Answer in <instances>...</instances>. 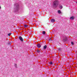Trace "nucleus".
Segmentation results:
<instances>
[{
  "label": "nucleus",
  "mask_w": 77,
  "mask_h": 77,
  "mask_svg": "<svg viewBox=\"0 0 77 77\" xmlns=\"http://www.w3.org/2000/svg\"><path fill=\"white\" fill-rule=\"evenodd\" d=\"M14 11L17 12H19V9H20V6H19V4L17 3H16L14 4Z\"/></svg>",
  "instance_id": "f257e3e1"
},
{
  "label": "nucleus",
  "mask_w": 77,
  "mask_h": 77,
  "mask_svg": "<svg viewBox=\"0 0 77 77\" xmlns=\"http://www.w3.org/2000/svg\"><path fill=\"white\" fill-rule=\"evenodd\" d=\"M59 4V2L57 0H56L53 2V6L54 8H56Z\"/></svg>",
  "instance_id": "f03ea898"
},
{
  "label": "nucleus",
  "mask_w": 77,
  "mask_h": 77,
  "mask_svg": "<svg viewBox=\"0 0 77 77\" xmlns=\"http://www.w3.org/2000/svg\"><path fill=\"white\" fill-rule=\"evenodd\" d=\"M19 39H20V41H22V42H23V38L21 36H19Z\"/></svg>",
  "instance_id": "7ed1b4c3"
},
{
  "label": "nucleus",
  "mask_w": 77,
  "mask_h": 77,
  "mask_svg": "<svg viewBox=\"0 0 77 77\" xmlns=\"http://www.w3.org/2000/svg\"><path fill=\"white\" fill-rule=\"evenodd\" d=\"M63 40L64 42H66V41H68L67 37H66V36H65V38L63 39Z\"/></svg>",
  "instance_id": "20e7f679"
},
{
  "label": "nucleus",
  "mask_w": 77,
  "mask_h": 77,
  "mask_svg": "<svg viewBox=\"0 0 77 77\" xmlns=\"http://www.w3.org/2000/svg\"><path fill=\"white\" fill-rule=\"evenodd\" d=\"M58 5H59V7L60 9H62L63 8V7L62 5L59 4Z\"/></svg>",
  "instance_id": "39448f33"
},
{
  "label": "nucleus",
  "mask_w": 77,
  "mask_h": 77,
  "mask_svg": "<svg viewBox=\"0 0 77 77\" xmlns=\"http://www.w3.org/2000/svg\"><path fill=\"white\" fill-rule=\"evenodd\" d=\"M70 19L71 20H74V17L72 16L70 18Z\"/></svg>",
  "instance_id": "423d86ee"
},
{
  "label": "nucleus",
  "mask_w": 77,
  "mask_h": 77,
  "mask_svg": "<svg viewBox=\"0 0 77 77\" xmlns=\"http://www.w3.org/2000/svg\"><path fill=\"white\" fill-rule=\"evenodd\" d=\"M51 23H54V22H55V20H54V19H52L51 20Z\"/></svg>",
  "instance_id": "0eeeda50"
},
{
  "label": "nucleus",
  "mask_w": 77,
  "mask_h": 77,
  "mask_svg": "<svg viewBox=\"0 0 77 77\" xmlns=\"http://www.w3.org/2000/svg\"><path fill=\"white\" fill-rule=\"evenodd\" d=\"M37 47H38V48H40L41 47V45L40 44L37 45Z\"/></svg>",
  "instance_id": "6e6552de"
},
{
  "label": "nucleus",
  "mask_w": 77,
  "mask_h": 77,
  "mask_svg": "<svg viewBox=\"0 0 77 77\" xmlns=\"http://www.w3.org/2000/svg\"><path fill=\"white\" fill-rule=\"evenodd\" d=\"M47 45H45V46H44L43 47V49H44V50H45V49H46V48H47Z\"/></svg>",
  "instance_id": "1a4fd4ad"
},
{
  "label": "nucleus",
  "mask_w": 77,
  "mask_h": 77,
  "mask_svg": "<svg viewBox=\"0 0 77 77\" xmlns=\"http://www.w3.org/2000/svg\"><path fill=\"white\" fill-rule=\"evenodd\" d=\"M11 42H9L8 43V45H11Z\"/></svg>",
  "instance_id": "9d476101"
},
{
  "label": "nucleus",
  "mask_w": 77,
  "mask_h": 77,
  "mask_svg": "<svg viewBox=\"0 0 77 77\" xmlns=\"http://www.w3.org/2000/svg\"><path fill=\"white\" fill-rule=\"evenodd\" d=\"M14 66L15 68H17V64L16 63L14 64Z\"/></svg>",
  "instance_id": "9b49d317"
},
{
  "label": "nucleus",
  "mask_w": 77,
  "mask_h": 77,
  "mask_svg": "<svg viewBox=\"0 0 77 77\" xmlns=\"http://www.w3.org/2000/svg\"><path fill=\"white\" fill-rule=\"evenodd\" d=\"M58 14H60V13H61V11L60 10H58Z\"/></svg>",
  "instance_id": "f8f14e48"
},
{
  "label": "nucleus",
  "mask_w": 77,
  "mask_h": 77,
  "mask_svg": "<svg viewBox=\"0 0 77 77\" xmlns=\"http://www.w3.org/2000/svg\"><path fill=\"white\" fill-rule=\"evenodd\" d=\"M28 26V25H24V27H25V28H26V27H27Z\"/></svg>",
  "instance_id": "ddd939ff"
},
{
  "label": "nucleus",
  "mask_w": 77,
  "mask_h": 77,
  "mask_svg": "<svg viewBox=\"0 0 77 77\" xmlns=\"http://www.w3.org/2000/svg\"><path fill=\"white\" fill-rule=\"evenodd\" d=\"M11 35V33H10L9 34H8V36H9Z\"/></svg>",
  "instance_id": "4468645a"
},
{
  "label": "nucleus",
  "mask_w": 77,
  "mask_h": 77,
  "mask_svg": "<svg viewBox=\"0 0 77 77\" xmlns=\"http://www.w3.org/2000/svg\"><path fill=\"white\" fill-rule=\"evenodd\" d=\"M49 64H50L51 65H52L53 64V62H51L49 63Z\"/></svg>",
  "instance_id": "2eb2a0df"
},
{
  "label": "nucleus",
  "mask_w": 77,
  "mask_h": 77,
  "mask_svg": "<svg viewBox=\"0 0 77 77\" xmlns=\"http://www.w3.org/2000/svg\"><path fill=\"white\" fill-rule=\"evenodd\" d=\"M43 35H45V32L43 31Z\"/></svg>",
  "instance_id": "dca6fc26"
},
{
  "label": "nucleus",
  "mask_w": 77,
  "mask_h": 77,
  "mask_svg": "<svg viewBox=\"0 0 77 77\" xmlns=\"http://www.w3.org/2000/svg\"><path fill=\"white\" fill-rule=\"evenodd\" d=\"M71 44L72 45H74V42H71Z\"/></svg>",
  "instance_id": "f3484780"
},
{
  "label": "nucleus",
  "mask_w": 77,
  "mask_h": 77,
  "mask_svg": "<svg viewBox=\"0 0 77 77\" xmlns=\"http://www.w3.org/2000/svg\"><path fill=\"white\" fill-rule=\"evenodd\" d=\"M58 50H59V51H60V50H61V49L60 48H59L58 49Z\"/></svg>",
  "instance_id": "a211bd4d"
},
{
  "label": "nucleus",
  "mask_w": 77,
  "mask_h": 77,
  "mask_svg": "<svg viewBox=\"0 0 77 77\" xmlns=\"http://www.w3.org/2000/svg\"><path fill=\"white\" fill-rule=\"evenodd\" d=\"M37 53H40V51H37Z\"/></svg>",
  "instance_id": "6ab92c4d"
},
{
  "label": "nucleus",
  "mask_w": 77,
  "mask_h": 77,
  "mask_svg": "<svg viewBox=\"0 0 77 77\" xmlns=\"http://www.w3.org/2000/svg\"><path fill=\"white\" fill-rule=\"evenodd\" d=\"M49 41H51V38H50L49 39Z\"/></svg>",
  "instance_id": "aec40b11"
},
{
  "label": "nucleus",
  "mask_w": 77,
  "mask_h": 77,
  "mask_svg": "<svg viewBox=\"0 0 77 77\" xmlns=\"http://www.w3.org/2000/svg\"><path fill=\"white\" fill-rule=\"evenodd\" d=\"M28 6L29 7H30V6H29V5H28Z\"/></svg>",
  "instance_id": "412c9836"
},
{
  "label": "nucleus",
  "mask_w": 77,
  "mask_h": 77,
  "mask_svg": "<svg viewBox=\"0 0 77 77\" xmlns=\"http://www.w3.org/2000/svg\"><path fill=\"white\" fill-rule=\"evenodd\" d=\"M0 9H1V7L0 6Z\"/></svg>",
  "instance_id": "4be33fe9"
},
{
  "label": "nucleus",
  "mask_w": 77,
  "mask_h": 77,
  "mask_svg": "<svg viewBox=\"0 0 77 77\" xmlns=\"http://www.w3.org/2000/svg\"><path fill=\"white\" fill-rule=\"evenodd\" d=\"M76 3H77V2H76Z\"/></svg>",
  "instance_id": "5701e85b"
}]
</instances>
